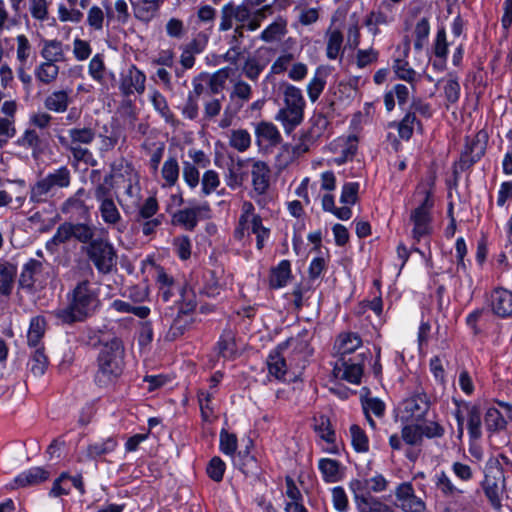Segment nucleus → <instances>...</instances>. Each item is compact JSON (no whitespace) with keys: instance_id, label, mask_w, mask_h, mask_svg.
I'll list each match as a JSON object with an SVG mask.
<instances>
[{"instance_id":"473e14b6","label":"nucleus","mask_w":512,"mask_h":512,"mask_svg":"<svg viewBox=\"0 0 512 512\" xmlns=\"http://www.w3.org/2000/svg\"><path fill=\"white\" fill-rule=\"evenodd\" d=\"M361 345L362 340L357 333L341 334L337 339V351L340 357H351L350 355L360 348Z\"/></svg>"},{"instance_id":"774afa93","label":"nucleus","mask_w":512,"mask_h":512,"mask_svg":"<svg viewBox=\"0 0 512 512\" xmlns=\"http://www.w3.org/2000/svg\"><path fill=\"white\" fill-rule=\"evenodd\" d=\"M228 78V70L227 68H223L215 72L210 76L208 81V87L212 94H219L224 86L225 82Z\"/></svg>"},{"instance_id":"7c9ffc66","label":"nucleus","mask_w":512,"mask_h":512,"mask_svg":"<svg viewBox=\"0 0 512 512\" xmlns=\"http://www.w3.org/2000/svg\"><path fill=\"white\" fill-rule=\"evenodd\" d=\"M47 322L43 316H35L30 320L27 343L30 347H41V340L46 331Z\"/></svg>"},{"instance_id":"a211bd4d","label":"nucleus","mask_w":512,"mask_h":512,"mask_svg":"<svg viewBox=\"0 0 512 512\" xmlns=\"http://www.w3.org/2000/svg\"><path fill=\"white\" fill-rule=\"evenodd\" d=\"M270 168L264 161H254L252 164L251 177L253 192L258 196L267 193L270 187Z\"/></svg>"},{"instance_id":"052dcab7","label":"nucleus","mask_w":512,"mask_h":512,"mask_svg":"<svg viewBox=\"0 0 512 512\" xmlns=\"http://www.w3.org/2000/svg\"><path fill=\"white\" fill-rule=\"evenodd\" d=\"M162 177L168 186L176 184L179 178V165L175 157H169L162 166Z\"/></svg>"},{"instance_id":"4468645a","label":"nucleus","mask_w":512,"mask_h":512,"mask_svg":"<svg viewBox=\"0 0 512 512\" xmlns=\"http://www.w3.org/2000/svg\"><path fill=\"white\" fill-rule=\"evenodd\" d=\"M485 138L486 134L479 132L474 139L470 142L467 141L465 150L462 152L460 158L461 169L470 168L482 158L486 150Z\"/></svg>"},{"instance_id":"4be33fe9","label":"nucleus","mask_w":512,"mask_h":512,"mask_svg":"<svg viewBox=\"0 0 512 512\" xmlns=\"http://www.w3.org/2000/svg\"><path fill=\"white\" fill-rule=\"evenodd\" d=\"M278 346L279 350H283L284 352L288 349H292V352L303 358L308 357L312 353L309 344V332L306 329L299 332L297 336L289 337L286 341L278 344Z\"/></svg>"},{"instance_id":"ea45409f","label":"nucleus","mask_w":512,"mask_h":512,"mask_svg":"<svg viewBox=\"0 0 512 512\" xmlns=\"http://www.w3.org/2000/svg\"><path fill=\"white\" fill-rule=\"evenodd\" d=\"M34 74L40 83L50 85L58 77L59 66L56 63L44 61L35 68Z\"/></svg>"},{"instance_id":"f8f14e48","label":"nucleus","mask_w":512,"mask_h":512,"mask_svg":"<svg viewBox=\"0 0 512 512\" xmlns=\"http://www.w3.org/2000/svg\"><path fill=\"white\" fill-rule=\"evenodd\" d=\"M399 507L404 512H425V502L417 497L414 493L413 486L410 482L401 483L395 491Z\"/></svg>"},{"instance_id":"f704fd0d","label":"nucleus","mask_w":512,"mask_h":512,"mask_svg":"<svg viewBox=\"0 0 512 512\" xmlns=\"http://www.w3.org/2000/svg\"><path fill=\"white\" fill-rule=\"evenodd\" d=\"M291 265L288 260H282L272 268L269 278L270 287L278 289L284 287L291 276Z\"/></svg>"},{"instance_id":"a19ab883","label":"nucleus","mask_w":512,"mask_h":512,"mask_svg":"<svg viewBox=\"0 0 512 512\" xmlns=\"http://www.w3.org/2000/svg\"><path fill=\"white\" fill-rule=\"evenodd\" d=\"M59 142L64 146L71 154L75 161L84 162L91 166H95L97 161L94 159L92 152L83 148L81 145H68V140L65 137H59Z\"/></svg>"},{"instance_id":"c9c22d12","label":"nucleus","mask_w":512,"mask_h":512,"mask_svg":"<svg viewBox=\"0 0 512 512\" xmlns=\"http://www.w3.org/2000/svg\"><path fill=\"white\" fill-rule=\"evenodd\" d=\"M49 478V472L41 467H33L15 478V482L22 487L37 485Z\"/></svg>"},{"instance_id":"bb28decb","label":"nucleus","mask_w":512,"mask_h":512,"mask_svg":"<svg viewBox=\"0 0 512 512\" xmlns=\"http://www.w3.org/2000/svg\"><path fill=\"white\" fill-rule=\"evenodd\" d=\"M118 446L116 437L110 436L102 441L91 443L86 448V457L90 460H97L106 456Z\"/></svg>"},{"instance_id":"338daca9","label":"nucleus","mask_w":512,"mask_h":512,"mask_svg":"<svg viewBox=\"0 0 512 512\" xmlns=\"http://www.w3.org/2000/svg\"><path fill=\"white\" fill-rule=\"evenodd\" d=\"M225 468L226 465L223 460L215 456L209 461L206 472L213 481L220 482L223 479Z\"/></svg>"},{"instance_id":"13d9d810","label":"nucleus","mask_w":512,"mask_h":512,"mask_svg":"<svg viewBox=\"0 0 512 512\" xmlns=\"http://www.w3.org/2000/svg\"><path fill=\"white\" fill-rule=\"evenodd\" d=\"M401 438L407 445L421 446L423 442L421 425H405L401 430Z\"/></svg>"},{"instance_id":"ddd939ff","label":"nucleus","mask_w":512,"mask_h":512,"mask_svg":"<svg viewBox=\"0 0 512 512\" xmlns=\"http://www.w3.org/2000/svg\"><path fill=\"white\" fill-rule=\"evenodd\" d=\"M15 144L26 150L31 151L32 158L38 161L47 150L49 143L44 137H41L35 129L28 128L16 140Z\"/></svg>"},{"instance_id":"de8ad7c7","label":"nucleus","mask_w":512,"mask_h":512,"mask_svg":"<svg viewBox=\"0 0 512 512\" xmlns=\"http://www.w3.org/2000/svg\"><path fill=\"white\" fill-rule=\"evenodd\" d=\"M314 430L321 439L327 443L335 442V432L332 429L330 419L325 415H319L313 418Z\"/></svg>"},{"instance_id":"49530a36","label":"nucleus","mask_w":512,"mask_h":512,"mask_svg":"<svg viewBox=\"0 0 512 512\" xmlns=\"http://www.w3.org/2000/svg\"><path fill=\"white\" fill-rule=\"evenodd\" d=\"M484 423L488 431L498 432L504 430L507 425V421L503 417L502 413L495 407L487 409L484 416Z\"/></svg>"},{"instance_id":"5fc2aeb1","label":"nucleus","mask_w":512,"mask_h":512,"mask_svg":"<svg viewBox=\"0 0 512 512\" xmlns=\"http://www.w3.org/2000/svg\"><path fill=\"white\" fill-rule=\"evenodd\" d=\"M159 210L158 201L154 196H150L139 206L134 217V222H143L145 219L155 218Z\"/></svg>"},{"instance_id":"f03ea898","label":"nucleus","mask_w":512,"mask_h":512,"mask_svg":"<svg viewBox=\"0 0 512 512\" xmlns=\"http://www.w3.org/2000/svg\"><path fill=\"white\" fill-rule=\"evenodd\" d=\"M125 348L119 337H112L103 343L97 357L95 384L100 388L113 385L124 369Z\"/></svg>"},{"instance_id":"c03bdc74","label":"nucleus","mask_w":512,"mask_h":512,"mask_svg":"<svg viewBox=\"0 0 512 512\" xmlns=\"http://www.w3.org/2000/svg\"><path fill=\"white\" fill-rule=\"evenodd\" d=\"M251 135L246 129H233L229 135V145L238 152H246L251 146Z\"/></svg>"},{"instance_id":"a18cd8bd","label":"nucleus","mask_w":512,"mask_h":512,"mask_svg":"<svg viewBox=\"0 0 512 512\" xmlns=\"http://www.w3.org/2000/svg\"><path fill=\"white\" fill-rule=\"evenodd\" d=\"M99 212L107 225L115 226L121 221V214L113 199L99 203Z\"/></svg>"},{"instance_id":"b1692460","label":"nucleus","mask_w":512,"mask_h":512,"mask_svg":"<svg viewBox=\"0 0 512 512\" xmlns=\"http://www.w3.org/2000/svg\"><path fill=\"white\" fill-rule=\"evenodd\" d=\"M223 269L216 267L215 269H207L203 273L202 293L209 297H215L220 294L225 283L222 281Z\"/></svg>"},{"instance_id":"6e6d98bb","label":"nucleus","mask_w":512,"mask_h":512,"mask_svg":"<svg viewBox=\"0 0 512 512\" xmlns=\"http://www.w3.org/2000/svg\"><path fill=\"white\" fill-rule=\"evenodd\" d=\"M430 33V23L429 19L426 17L421 18L414 29L415 41L414 48L417 51L423 49L425 43L427 42L428 36Z\"/></svg>"},{"instance_id":"9d476101","label":"nucleus","mask_w":512,"mask_h":512,"mask_svg":"<svg viewBox=\"0 0 512 512\" xmlns=\"http://www.w3.org/2000/svg\"><path fill=\"white\" fill-rule=\"evenodd\" d=\"M254 134L256 145L263 153H270L283 140L278 128L268 121H260L255 124Z\"/></svg>"},{"instance_id":"aec40b11","label":"nucleus","mask_w":512,"mask_h":512,"mask_svg":"<svg viewBox=\"0 0 512 512\" xmlns=\"http://www.w3.org/2000/svg\"><path fill=\"white\" fill-rule=\"evenodd\" d=\"M467 416V430L471 441H477L482 437L481 409L470 402H462Z\"/></svg>"},{"instance_id":"0e129e2a","label":"nucleus","mask_w":512,"mask_h":512,"mask_svg":"<svg viewBox=\"0 0 512 512\" xmlns=\"http://www.w3.org/2000/svg\"><path fill=\"white\" fill-rule=\"evenodd\" d=\"M393 69L399 79L409 83L415 81L416 72L409 66L407 61L396 59L393 64Z\"/></svg>"},{"instance_id":"dca6fc26","label":"nucleus","mask_w":512,"mask_h":512,"mask_svg":"<svg viewBox=\"0 0 512 512\" xmlns=\"http://www.w3.org/2000/svg\"><path fill=\"white\" fill-rule=\"evenodd\" d=\"M365 354L359 353L354 357H340L336 368L343 369L342 378L350 383L358 384L363 374Z\"/></svg>"},{"instance_id":"e2e57ef3","label":"nucleus","mask_w":512,"mask_h":512,"mask_svg":"<svg viewBox=\"0 0 512 512\" xmlns=\"http://www.w3.org/2000/svg\"><path fill=\"white\" fill-rule=\"evenodd\" d=\"M151 102L154 109L160 113L166 122H171L174 119V115L168 106L166 98L159 91L152 93Z\"/></svg>"},{"instance_id":"39448f33","label":"nucleus","mask_w":512,"mask_h":512,"mask_svg":"<svg viewBox=\"0 0 512 512\" xmlns=\"http://www.w3.org/2000/svg\"><path fill=\"white\" fill-rule=\"evenodd\" d=\"M82 252L100 274H110L117 266V251L108 238L98 237L90 245L82 247Z\"/></svg>"},{"instance_id":"cd10ccee","label":"nucleus","mask_w":512,"mask_h":512,"mask_svg":"<svg viewBox=\"0 0 512 512\" xmlns=\"http://www.w3.org/2000/svg\"><path fill=\"white\" fill-rule=\"evenodd\" d=\"M188 305L189 308L187 309H183L181 307L177 313V316L174 318L168 332V336L171 339H176L177 337L183 335L187 327L192 323L190 312L194 310V305Z\"/></svg>"},{"instance_id":"3c124183","label":"nucleus","mask_w":512,"mask_h":512,"mask_svg":"<svg viewBox=\"0 0 512 512\" xmlns=\"http://www.w3.org/2000/svg\"><path fill=\"white\" fill-rule=\"evenodd\" d=\"M326 85V75L318 68L315 72L314 77L310 80L307 85V93L311 102H316L323 92Z\"/></svg>"},{"instance_id":"4c0bfd02","label":"nucleus","mask_w":512,"mask_h":512,"mask_svg":"<svg viewBox=\"0 0 512 512\" xmlns=\"http://www.w3.org/2000/svg\"><path fill=\"white\" fill-rule=\"evenodd\" d=\"M68 145H89L96 138V131L91 127H74L67 131Z\"/></svg>"},{"instance_id":"6e6552de","label":"nucleus","mask_w":512,"mask_h":512,"mask_svg":"<svg viewBox=\"0 0 512 512\" xmlns=\"http://www.w3.org/2000/svg\"><path fill=\"white\" fill-rule=\"evenodd\" d=\"M253 15V9L243 1L241 4L236 5L234 2H229L221 8V20L218 30L225 32L233 28V21L236 25H243Z\"/></svg>"},{"instance_id":"bf43d9fd","label":"nucleus","mask_w":512,"mask_h":512,"mask_svg":"<svg viewBox=\"0 0 512 512\" xmlns=\"http://www.w3.org/2000/svg\"><path fill=\"white\" fill-rule=\"evenodd\" d=\"M251 232L256 235V246L259 250L264 247V242L269 238L270 230L263 226L262 218L253 215L250 223Z\"/></svg>"},{"instance_id":"09e8293b","label":"nucleus","mask_w":512,"mask_h":512,"mask_svg":"<svg viewBox=\"0 0 512 512\" xmlns=\"http://www.w3.org/2000/svg\"><path fill=\"white\" fill-rule=\"evenodd\" d=\"M421 127V121L413 112L407 111L402 120L397 124L398 135L403 140H409L414 132V126Z\"/></svg>"},{"instance_id":"680f3d73","label":"nucleus","mask_w":512,"mask_h":512,"mask_svg":"<svg viewBox=\"0 0 512 512\" xmlns=\"http://www.w3.org/2000/svg\"><path fill=\"white\" fill-rule=\"evenodd\" d=\"M448 46L449 43L446 37V30L444 27H440L437 30L436 37L433 43V52L437 58L442 60L443 63L446 61L447 58Z\"/></svg>"},{"instance_id":"412c9836","label":"nucleus","mask_w":512,"mask_h":512,"mask_svg":"<svg viewBox=\"0 0 512 512\" xmlns=\"http://www.w3.org/2000/svg\"><path fill=\"white\" fill-rule=\"evenodd\" d=\"M284 353L283 350H279V346L277 345L276 348L270 352L266 360L269 375L279 381H285V376L288 372Z\"/></svg>"},{"instance_id":"a878e982","label":"nucleus","mask_w":512,"mask_h":512,"mask_svg":"<svg viewBox=\"0 0 512 512\" xmlns=\"http://www.w3.org/2000/svg\"><path fill=\"white\" fill-rule=\"evenodd\" d=\"M17 266L9 261L0 260V294L9 296L14 288Z\"/></svg>"},{"instance_id":"7ed1b4c3","label":"nucleus","mask_w":512,"mask_h":512,"mask_svg":"<svg viewBox=\"0 0 512 512\" xmlns=\"http://www.w3.org/2000/svg\"><path fill=\"white\" fill-rule=\"evenodd\" d=\"M306 102L300 88L285 84L283 86V107L277 112L275 119L279 121L286 133H291L304 119Z\"/></svg>"},{"instance_id":"72a5a7b5","label":"nucleus","mask_w":512,"mask_h":512,"mask_svg":"<svg viewBox=\"0 0 512 512\" xmlns=\"http://www.w3.org/2000/svg\"><path fill=\"white\" fill-rule=\"evenodd\" d=\"M311 121L312 125L307 131V139L309 141H317L330 125V112H319L312 117Z\"/></svg>"},{"instance_id":"20e7f679","label":"nucleus","mask_w":512,"mask_h":512,"mask_svg":"<svg viewBox=\"0 0 512 512\" xmlns=\"http://www.w3.org/2000/svg\"><path fill=\"white\" fill-rule=\"evenodd\" d=\"M72 174L67 166H61L30 186L29 200L33 203H44L54 195L56 189L70 186Z\"/></svg>"},{"instance_id":"9b49d317","label":"nucleus","mask_w":512,"mask_h":512,"mask_svg":"<svg viewBox=\"0 0 512 512\" xmlns=\"http://www.w3.org/2000/svg\"><path fill=\"white\" fill-rule=\"evenodd\" d=\"M210 211L207 203L181 209L172 215V223L183 226L188 231H193L197 226L198 219L210 218Z\"/></svg>"},{"instance_id":"423d86ee","label":"nucleus","mask_w":512,"mask_h":512,"mask_svg":"<svg viewBox=\"0 0 512 512\" xmlns=\"http://www.w3.org/2000/svg\"><path fill=\"white\" fill-rule=\"evenodd\" d=\"M504 483V471L500 462L498 459L490 458L485 465L482 488L495 509L501 508L500 485L503 486Z\"/></svg>"},{"instance_id":"e433bc0d","label":"nucleus","mask_w":512,"mask_h":512,"mask_svg":"<svg viewBox=\"0 0 512 512\" xmlns=\"http://www.w3.org/2000/svg\"><path fill=\"white\" fill-rule=\"evenodd\" d=\"M73 239L79 243L90 245L91 242L95 241L97 227L90 223L83 222H72Z\"/></svg>"},{"instance_id":"f257e3e1","label":"nucleus","mask_w":512,"mask_h":512,"mask_svg":"<svg viewBox=\"0 0 512 512\" xmlns=\"http://www.w3.org/2000/svg\"><path fill=\"white\" fill-rule=\"evenodd\" d=\"M99 306L98 292L90 281L82 280L67 294V305L54 310L53 316L63 325H73L92 317Z\"/></svg>"},{"instance_id":"603ef678","label":"nucleus","mask_w":512,"mask_h":512,"mask_svg":"<svg viewBox=\"0 0 512 512\" xmlns=\"http://www.w3.org/2000/svg\"><path fill=\"white\" fill-rule=\"evenodd\" d=\"M35 351L32 354L28 363L29 370L34 376H42L48 366V358L44 353V347H34Z\"/></svg>"},{"instance_id":"6ab92c4d","label":"nucleus","mask_w":512,"mask_h":512,"mask_svg":"<svg viewBox=\"0 0 512 512\" xmlns=\"http://www.w3.org/2000/svg\"><path fill=\"white\" fill-rule=\"evenodd\" d=\"M404 411L410 418L419 421L424 418L430 407V401L425 393L417 392L404 401Z\"/></svg>"},{"instance_id":"393cba45","label":"nucleus","mask_w":512,"mask_h":512,"mask_svg":"<svg viewBox=\"0 0 512 512\" xmlns=\"http://www.w3.org/2000/svg\"><path fill=\"white\" fill-rule=\"evenodd\" d=\"M116 166V170L118 172L117 177L128 178L125 194L132 198L135 202L138 199L140 187L138 186L136 174L134 173L132 165L124 159H121L119 162H116Z\"/></svg>"},{"instance_id":"2eb2a0df","label":"nucleus","mask_w":512,"mask_h":512,"mask_svg":"<svg viewBox=\"0 0 512 512\" xmlns=\"http://www.w3.org/2000/svg\"><path fill=\"white\" fill-rule=\"evenodd\" d=\"M489 304L493 314L506 319L512 316V292L499 287L494 289L489 298Z\"/></svg>"},{"instance_id":"37998d69","label":"nucleus","mask_w":512,"mask_h":512,"mask_svg":"<svg viewBox=\"0 0 512 512\" xmlns=\"http://www.w3.org/2000/svg\"><path fill=\"white\" fill-rule=\"evenodd\" d=\"M41 56L47 62L57 63L64 60L62 42L58 40H44Z\"/></svg>"},{"instance_id":"c756f323","label":"nucleus","mask_w":512,"mask_h":512,"mask_svg":"<svg viewBox=\"0 0 512 512\" xmlns=\"http://www.w3.org/2000/svg\"><path fill=\"white\" fill-rule=\"evenodd\" d=\"M286 33L287 20L282 16H278L261 32L259 38L266 43H271L280 40Z\"/></svg>"},{"instance_id":"4d7b16f0","label":"nucleus","mask_w":512,"mask_h":512,"mask_svg":"<svg viewBox=\"0 0 512 512\" xmlns=\"http://www.w3.org/2000/svg\"><path fill=\"white\" fill-rule=\"evenodd\" d=\"M350 434L352 446L357 452L365 453L369 450L368 437L362 428L353 424L350 427Z\"/></svg>"},{"instance_id":"0eeeda50","label":"nucleus","mask_w":512,"mask_h":512,"mask_svg":"<svg viewBox=\"0 0 512 512\" xmlns=\"http://www.w3.org/2000/svg\"><path fill=\"white\" fill-rule=\"evenodd\" d=\"M434 202L430 191H425V198L418 207L410 213V222L413 224L412 237L417 242L432 232L431 210Z\"/></svg>"},{"instance_id":"79ce46f5","label":"nucleus","mask_w":512,"mask_h":512,"mask_svg":"<svg viewBox=\"0 0 512 512\" xmlns=\"http://www.w3.org/2000/svg\"><path fill=\"white\" fill-rule=\"evenodd\" d=\"M73 239L72 222H64L57 227L53 237L46 243V249L54 251L56 247Z\"/></svg>"},{"instance_id":"5701e85b","label":"nucleus","mask_w":512,"mask_h":512,"mask_svg":"<svg viewBox=\"0 0 512 512\" xmlns=\"http://www.w3.org/2000/svg\"><path fill=\"white\" fill-rule=\"evenodd\" d=\"M217 355L224 359H233L237 354L236 333L230 327H226L216 343Z\"/></svg>"},{"instance_id":"8fccbe9b","label":"nucleus","mask_w":512,"mask_h":512,"mask_svg":"<svg viewBox=\"0 0 512 512\" xmlns=\"http://www.w3.org/2000/svg\"><path fill=\"white\" fill-rule=\"evenodd\" d=\"M319 470L323 475V479L327 483L339 481V462L334 459L323 458L319 461Z\"/></svg>"},{"instance_id":"f3484780","label":"nucleus","mask_w":512,"mask_h":512,"mask_svg":"<svg viewBox=\"0 0 512 512\" xmlns=\"http://www.w3.org/2000/svg\"><path fill=\"white\" fill-rule=\"evenodd\" d=\"M145 82V74L133 65L129 68L127 74L122 76L120 90L124 96H129L135 92L142 94L145 90Z\"/></svg>"},{"instance_id":"2f4dec72","label":"nucleus","mask_w":512,"mask_h":512,"mask_svg":"<svg viewBox=\"0 0 512 512\" xmlns=\"http://www.w3.org/2000/svg\"><path fill=\"white\" fill-rule=\"evenodd\" d=\"M71 102V98L69 95V91L66 90H57L53 91L50 95H48L44 101V106L46 109L63 113L67 110L69 104Z\"/></svg>"},{"instance_id":"864d4df0","label":"nucleus","mask_w":512,"mask_h":512,"mask_svg":"<svg viewBox=\"0 0 512 512\" xmlns=\"http://www.w3.org/2000/svg\"><path fill=\"white\" fill-rule=\"evenodd\" d=\"M435 485L437 489L441 491L444 497L460 496L464 493V490L456 487L452 483L451 479L444 471H441L439 474L436 475Z\"/></svg>"},{"instance_id":"c85d7f7f","label":"nucleus","mask_w":512,"mask_h":512,"mask_svg":"<svg viewBox=\"0 0 512 512\" xmlns=\"http://www.w3.org/2000/svg\"><path fill=\"white\" fill-rule=\"evenodd\" d=\"M327 38L326 43V56L330 60H335L339 55L343 54V33L339 29H332L329 27L325 33Z\"/></svg>"},{"instance_id":"58836bf2","label":"nucleus","mask_w":512,"mask_h":512,"mask_svg":"<svg viewBox=\"0 0 512 512\" xmlns=\"http://www.w3.org/2000/svg\"><path fill=\"white\" fill-rule=\"evenodd\" d=\"M116 167H117L116 163H114L112 165V172L110 174H107L104 177V180L102 183H98L95 186L94 197L99 203L113 199L112 198V180L115 177H117V175H118Z\"/></svg>"},{"instance_id":"1a4fd4ad","label":"nucleus","mask_w":512,"mask_h":512,"mask_svg":"<svg viewBox=\"0 0 512 512\" xmlns=\"http://www.w3.org/2000/svg\"><path fill=\"white\" fill-rule=\"evenodd\" d=\"M50 265L45 261L29 259L22 268L19 276V285L23 289L32 290L38 283H44L48 276Z\"/></svg>"},{"instance_id":"69168bd1","label":"nucleus","mask_w":512,"mask_h":512,"mask_svg":"<svg viewBox=\"0 0 512 512\" xmlns=\"http://www.w3.org/2000/svg\"><path fill=\"white\" fill-rule=\"evenodd\" d=\"M264 68L265 65L256 58L249 57L242 67V72L251 81H257Z\"/></svg>"}]
</instances>
